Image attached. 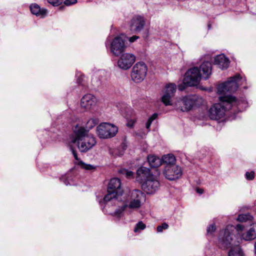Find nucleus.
<instances>
[{"label": "nucleus", "mask_w": 256, "mask_h": 256, "mask_svg": "<svg viewBox=\"0 0 256 256\" xmlns=\"http://www.w3.org/2000/svg\"><path fill=\"white\" fill-rule=\"evenodd\" d=\"M176 90V86L173 83L166 84L163 88L161 101L166 106H174L178 110L188 112L194 106L198 105V102L202 100V98L196 96H189L178 98L173 104L172 98L174 97Z\"/></svg>", "instance_id": "f257e3e1"}, {"label": "nucleus", "mask_w": 256, "mask_h": 256, "mask_svg": "<svg viewBox=\"0 0 256 256\" xmlns=\"http://www.w3.org/2000/svg\"><path fill=\"white\" fill-rule=\"evenodd\" d=\"M234 230L233 226L228 225L220 232L218 238L219 246L222 248H230L228 256H244L239 246L240 241L236 236L232 234Z\"/></svg>", "instance_id": "f03ea898"}, {"label": "nucleus", "mask_w": 256, "mask_h": 256, "mask_svg": "<svg viewBox=\"0 0 256 256\" xmlns=\"http://www.w3.org/2000/svg\"><path fill=\"white\" fill-rule=\"evenodd\" d=\"M125 197V196H123L121 200H120L118 204H116L118 208L112 214L113 216L120 218L126 208L132 210L139 208L142 206V201L145 200L144 194L138 190H134L131 192L128 200L126 199Z\"/></svg>", "instance_id": "7ed1b4c3"}, {"label": "nucleus", "mask_w": 256, "mask_h": 256, "mask_svg": "<svg viewBox=\"0 0 256 256\" xmlns=\"http://www.w3.org/2000/svg\"><path fill=\"white\" fill-rule=\"evenodd\" d=\"M219 99L220 102L214 104L208 110V116L212 120H218L222 118L226 111L240 104V102L232 96H222Z\"/></svg>", "instance_id": "20e7f679"}, {"label": "nucleus", "mask_w": 256, "mask_h": 256, "mask_svg": "<svg viewBox=\"0 0 256 256\" xmlns=\"http://www.w3.org/2000/svg\"><path fill=\"white\" fill-rule=\"evenodd\" d=\"M70 140L72 144H76L82 152H87L96 143V138L92 134H88V130L82 126L76 128L70 137Z\"/></svg>", "instance_id": "39448f33"}, {"label": "nucleus", "mask_w": 256, "mask_h": 256, "mask_svg": "<svg viewBox=\"0 0 256 256\" xmlns=\"http://www.w3.org/2000/svg\"><path fill=\"white\" fill-rule=\"evenodd\" d=\"M121 182L118 178H112L108 188V194L104 197V201L109 202L112 204L116 206L118 204L120 200L123 196L122 190L120 188Z\"/></svg>", "instance_id": "423d86ee"}, {"label": "nucleus", "mask_w": 256, "mask_h": 256, "mask_svg": "<svg viewBox=\"0 0 256 256\" xmlns=\"http://www.w3.org/2000/svg\"><path fill=\"white\" fill-rule=\"evenodd\" d=\"M245 81V78H242L239 74H236L234 76L230 77L225 82L220 84L218 88V92L220 94L226 96V92H232L236 91L238 87Z\"/></svg>", "instance_id": "0eeeda50"}, {"label": "nucleus", "mask_w": 256, "mask_h": 256, "mask_svg": "<svg viewBox=\"0 0 256 256\" xmlns=\"http://www.w3.org/2000/svg\"><path fill=\"white\" fill-rule=\"evenodd\" d=\"M118 132V128L110 123L102 122L96 127V134L100 138L107 139L113 138Z\"/></svg>", "instance_id": "6e6552de"}, {"label": "nucleus", "mask_w": 256, "mask_h": 256, "mask_svg": "<svg viewBox=\"0 0 256 256\" xmlns=\"http://www.w3.org/2000/svg\"><path fill=\"white\" fill-rule=\"evenodd\" d=\"M147 70V66L144 62H137L132 68L131 72L132 80L136 83L142 82L146 76Z\"/></svg>", "instance_id": "1a4fd4ad"}, {"label": "nucleus", "mask_w": 256, "mask_h": 256, "mask_svg": "<svg viewBox=\"0 0 256 256\" xmlns=\"http://www.w3.org/2000/svg\"><path fill=\"white\" fill-rule=\"evenodd\" d=\"M202 76L197 67L192 68L187 71L184 79V83L188 86H196L200 80Z\"/></svg>", "instance_id": "9d476101"}, {"label": "nucleus", "mask_w": 256, "mask_h": 256, "mask_svg": "<svg viewBox=\"0 0 256 256\" xmlns=\"http://www.w3.org/2000/svg\"><path fill=\"white\" fill-rule=\"evenodd\" d=\"M160 184L159 181L154 176L142 182V190L148 194H153L159 189Z\"/></svg>", "instance_id": "9b49d317"}, {"label": "nucleus", "mask_w": 256, "mask_h": 256, "mask_svg": "<svg viewBox=\"0 0 256 256\" xmlns=\"http://www.w3.org/2000/svg\"><path fill=\"white\" fill-rule=\"evenodd\" d=\"M162 173L166 179L170 180H174L181 177L182 174V171L180 166L172 164L165 166Z\"/></svg>", "instance_id": "f8f14e48"}, {"label": "nucleus", "mask_w": 256, "mask_h": 256, "mask_svg": "<svg viewBox=\"0 0 256 256\" xmlns=\"http://www.w3.org/2000/svg\"><path fill=\"white\" fill-rule=\"evenodd\" d=\"M136 56L131 53L122 54L117 62L118 66L123 70H128L136 62Z\"/></svg>", "instance_id": "ddd939ff"}, {"label": "nucleus", "mask_w": 256, "mask_h": 256, "mask_svg": "<svg viewBox=\"0 0 256 256\" xmlns=\"http://www.w3.org/2000/svg\"><path fill=\"white\" fill-rule=\"evenodd\" d=\"M234 228V230L232 232L233 236H236L234 234V232L236 230L240 234H241L242 238L245 240H252L256 238V225H254L246 232L240 234L245 228V226L242 224H238L236 228Z\"/></svg>", "instance_id": "4468645a"}, {"label": "nucleus", "mask_w": 256, "mask_h": 256, "mask_svg": "<svg viewBox=\"0 0 256 256\" xmlns=\"http://www.w3.org/2000/svg\"><path fill=\"white\" fill-rule=\"evenodd\" d=\"M126 48L124 40L119 36L114 38L110 44V52L115 56H120L125 50Z\"/></svg>", "instance_id": "2eb2a0df"}, {"label": "nucleus", "mask_w": 256, "mask_h": 256, "mask_svg": "<svg viewBox=\"0 0 256 256\" xmlns=\"http://www.w3.org/2000/svg\"><path fill=\"white\" fill-rule=\"evenodd\" d=\"M145 24L146 20L143 16H136L130 20V28L132 30L138 33L144 29Z\"/></svg>", "instance_id": "dca6fc26"}, {"label": "nucleus", "mask_w": 256, "mask_h": 256, "mask_svg": "<svg viewBox=\"0 0 256 256\" xmlns=\"http://www.w3.org/2000/svg\"><path fill=\"white\" fill-rule=\"evenodd\" d=\"M97 99L92 94H86L81 99V106L86 110H90L93 109L96 104Z\"/></svg>", "instance_id": "f3484780"}, {"label": "nucleus", "mask_w": 256, "mask_h": 256, "mask_svg": "<svg viewBox=\"0 0 256 256\" xmlns=\"http://www.w3.org/2000/svg\"><path fill=\"white\" fill-rule=\"evenodd\" d=\"M152 176L154 175L150 173L149 168L146 167H141L137 170L136 180L140 181L142 184V182Z\"/></svg>", "instance_id": "a211bd4d"}, {"label": "nucleus", "mask_w": 256, "mask_h": 256, "mask_svg": "<svg viewBox=\"0 0 256 256\" xmlns=\"http://www.w3.org/2000/svg\"><path fill=\"white\" fill-rule=\"evenodd\" d=\"M230 62L224 54H219L214 58V64L219 66L221 68H226L228 67Z\"/></svg>", "instance_id": "6ab92c4d"}, {"label": "nucleus", "mask_w": 256, "mask_h": 256, "mask_svg": "<svg viewBox=\"0 0 256 256\" xmlns=\"http://www.w3.org/2000/svg\"><path fill=\"white\" fill-rule=\"evenodd\" d=\"M30 10L32 14L42 18L45 17L48 14L46 9L41 8L38 4H36L30 5Z\"/></svg>", "instance_id": "aec40b11"}, {"label": "nucleus", "mask_w": 256, "mask_h": 256, "mask_svg": "<svg viewBox=\"0 0 256 256\" xmlns=\"http://www.w3.org/2000/svg\"><path fill=\"white\" fill-rule=\"evenodd\" d=\"M200 70L203 72L205 78H208L211 74L212 64L208 62H204L200 66Z\"/></svg>", "instance_id": "412c9836"}, {"label": "nucleus", "mask_w": 256, "mask_h": 256, "mask_svg": "<svg viewBox=\"0 0 256 256\" xmlns=\"http://www.w3.org/2000/svg\"><path fill=\"white\" fill-rule=\"evenodd\" d=\"M148 161L150 166L152 168H157L162 164V160L159 157L150 155L148 156Z\"/></svg>", "instance_id": "4be33fe9"}, {"label": "nucleus", "mask_w": 256, "mask_h": 256, "mask_svg": "<svg viewBox=\"0 0 256 256\" xmlns=\"http://www.w3.org/2000/svg\"><path fill=\"white\" fill-rule=\"evenodd\" d=\"M161 160H162V163H164L165 166L175 164L176 161L174 156L172 154L164 156Z\"/></svg>", "instance_id": "5701e85b"}, {"label": "nucleus", "mask_w": 256, "mask_h": 256, "mask_svg": "<svg viewBox=\"0 0 256 256\" xmlns=\"http://www.w3.org/2000/svg\"><path fill=\"white\" fill-rule=\"evenodd\" d=\"M98 120L96 118H90L87 122L86 125V128L88 129V130L93 128L95 126H96L98 124Z\"/></svg>", "instance_id": "b1692460"}, {"label": "nucleus", "mask_w": 256, "mask_h": 256, "mask_svg": "<svg viewBox=\"0 0 256 256\" xmlns=\"http://www.w3.org/2000/svg\"><path fill=\"white\" fill-rule=\"evenodd\" d=\"M252 218V216L249 214H240L237 218V220L238 221L243 222H246L248 220H250Z\"/></svg>", "instance_id": "393cba45"}, {"label": "nucleus", "mask_w": 256, "mask_h": 256, "mask_svg": "<svg viewBox=\"0 0 256 256\" xmlns=\"http://www.w3.org/2000/svg\"><path fill=\"white\" fill-rule=\"evenodd\" d=\"M146 228V225L142 222H139L136 226L134 229L135 232H138Z\"/></svg>", "instance_id": "a878e982"}, {"label": "nucleus", "mask_w": 256, "mask_h": 256, "mask_svg": "<svg viewBox=\"0 0 256 256\" xmlns=\"http://www.w3.org/2000/svg\"><path fill=\"white\" fill-rule=\"evenodd\" d=\"M78 164L81 166L82 168L86 170H92L95 169V167L91 164H86L82 161L78 162Z\"/></svg>", "instance_id": "bb28decb"}, {"label": "nucleus", "mask_w": 256, "mask_h": 256, "mask_svg": "<svg viewBox=\"0 0 256 256\" xmlns=\"http://www.w3.org/2000/svg\"><path fill=\"white\" fill-rule=\"evenodd\" d=\"M120 172L124 175H125L126 176V177L128 178H132L133 174H134L132 172L128 171L126 169L121 170L120 171Z\"/></svg>", "instance_id": "cd10ccee"}, {"label": "nucleus", "mask_w": 256, "mask_h": 256, "mask_svg": "<svg viewBox=\"0 0 256 256\" xmlns=\"http://www.w3.org/2000/svg\"><path fill=\"white\" fill-rule=\"evenodd\" d=\"M168 228V225L166 223L164 222L161 225L158 226L157 227V232H162L164 230H166Z\"/></svg>", "instance_id": "c85d7f7f"}, {"label": "nucleus", "mask_w": 256, "mask_h": 256, "mask_svg": "<svg viewBox=\"0 0 256 256\" xmlns=\"http://www.w3.org/2000/svg\"><path fill=\"white\" fill-rule=\"evenodd\" d=\"M62 0H48V2L54 6L60 5L62 4Z\"/></svg>", "instance_id": "c756f323"}, {"label": "nucleus", "mask_w": 256, "mask_h": 256, "mask_svg": "<svg viewBox=\"0 0 256 256\" xmlns=\"http://www.w3.org/2000/svg\"><path fill=\"white\" fill-rule=\"evenodd\" d=\"M136 122V118L134 117H132L131 118L128 120L126 125L128 127L132 128Z\"/></svg>", "instance_id": "7c9ffc66"}, {"label": "nucleus", "mask_w": 256, "mask_h": 256, "mask_svg": "<svg viewBox=\"0 0 256 256\" xmlns=\"http://www.w3.org/2000/svg\"><path fill=\"white\" fill-rule=\"evenodd\" d=\"M216 230V226L214 224H211L207 228V234H211Z\"/></svg>", "instance_id": "2f4dec72"}, {"label": "nucleus", "mask_w": 256, "mask_h": 256, "mask_svg": "<svg viewBox=\"0 0 256 256\" xmlns=\"http://www.w3.org/2000/svg\"><path fill=\"white\" fill-rule=\"evenodd\" d=\"M246 177L248 180H252L254 178V172H246Z\"/></svg>", "instance_id": "473e14b6"}, {"label": "nucleus", "mask_w": 256, "mask_h": 256, "mask_svg": "<svg viewBox=\"0 0 256 256\" xmlns=\"http://www.w3.org/2000/svg\"><path fill=\"white\" fill-rule=\"evenodd\" d=\"M77 2V0H65L64 4L67 6L75 4Z\"/></svg>", "instance_id": "72a5a7b5"}, {"label": "nucleus", "mask_w": 256, "mask_h": 256, "mask_svg": "<svg viewBox=\"0 0 256 256\" xmlns=\"http://www.w3.org/2000/svg\"><path fill=\"white\" fill-rule=\"evenodd\" d=\"M158 117V114H154L150 117L148 120V122H150V123H152V122L156 120Z\"/></svg>", "instance_id": "f704fd0d"}, {"label": "nucleus", "mask_w": 256, "mask_h": 256, "mask_svg": "<svg viewBox=\"0 0 256 256\" xmlns=\"http://www.w3.org/2000/svg\"><path fill=\"white\" fill-rule=\"evenodd\" d=\"M139 38V36H132L128 38V40L130 42H133Z\"/></svg>", "instance_id": "c9c22d12"}, {"label": "nucleus", "mask_w": 256, "mask_h": 256, "mask_svg": "<svg viewBox=\"0 0 256 256\" xmlns=\"http://www.w3.org/2000/svg\"><path fill=\"white\" fill-rule=\"evenodd\" d=\"M152 123L150 122H148L146 124V127L147 129L149 130L150 126Z\"/></svg>", "instance_id": "e433bc0d"}, {"label": "nucleus", "mask_w": 256, "mask_h": 256, "mask_svg": "<svg viewBox=\"0 0 256 256\" xmlns=\"http://www.w3.org/2000/svg\"><path fill=\"white\" fill-rule=\"evenodd\" d=\"M72 154H73L74 156V157L75 159L78 160V155H77L76 152L73 150H72Z\"/></svg>", "instance_id": "4c0bfd02"}, {"label": "nucleus", "mask_w": 256, "mask_h": 256, "mask_svg": "<svg viewBox=\"0 0 256 256\" xmlns=\"http://www.w3.org/2000/svg\"><path fill=\"white\" fill-rule=\"evenodd\" d=\"M196 192H197L198 193L200 194H202V193H203V190H202V189H200V188H198V189L196 190Z\"/></svg>", "instance_id": "58836bf2"}, {"label": "nucleus", "mask_w": 256, "mask_h": 256, "mask_svg": "<svg viewBox=\"0 0 256 256\" xmlns=\"http://www.w3.org/2000/svg\"><path fill=\"white\" fill-rule=\"evenodd\" d=\"M64 183L66 184V185H68V184L66 181L64 182Z\"/></svg>", "instance_id": "ea45409f"}, {"label": "nucleus", "mask_w": 256, "mask_h": 256, "mask_svg": "<svg viewBox=\"0 0 256 256\" xmlns=\"http://www.w3.org/2000/svg\"><path fill=\"white\" fill-rule=\"evenodd\" d=\"M179 89L180 90H182V89L180 87H179Z\"/></svg>", "instance_id": "a19ab883"}]
</instances>
